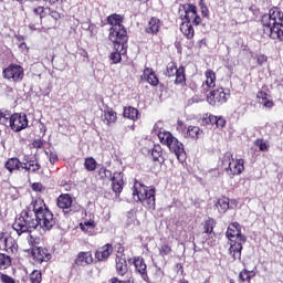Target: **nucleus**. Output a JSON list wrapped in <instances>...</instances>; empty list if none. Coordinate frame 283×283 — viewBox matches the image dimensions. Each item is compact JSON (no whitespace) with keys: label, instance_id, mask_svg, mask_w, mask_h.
<instances>
[{"label":"nucleus","instance_id":"obj_1","mask_svg":"<svg viewBox=\"0 0 283 283\" xmlns=\"http://www.w3.org/2000/svg\"><path fill=\"white\" fill-rule=\"evenodd\" d=\"M54 224H56V219L52 211L48 209L42 199H36L20 213L12 224V229L17 235H23V233H32L39 227L43 231H50Z\"/></svg>","mask_w":283,"mask_h":283},{"label":"nucleus","instance_id":"obj_2","mask_svg":"<svg viewBox=\"0 0 283 283\" xmlns=\"http://www.w3.org/2000/svg\"><path fill=\"white\" fill-rule=\"evenodd\" d=\"M133 198L135 202L147 205L148 209L156 207V189L148 188L140 181H135L133 187Z\"/></svg>","mask_w":283,"mask_h":283},{"label":"nucleus","instance_id":"obj_3","mask_svg":"<svg viewBox=\"0 0 283 283\" xmlns=\"http://www.w3.org/2000/svg\"><path fill=\"white\" fill-rule=\"evenodd\" d=\"M158 138L161 145H166L168 149L175 154L179 163H185L187 155L185 154V145L178 140L170 132L160 130L158 133Z\"/></svg>","mask_w":283,"mask_h":283},{"label":"nucleus","instance_id":"obj_4","mask_svg":"<svg viewBox=\"0 0 283 283\" xmlns=\"http://www.w3.org/2000/svg\"><path fill=\"white\" fill-rule=\"evenodd\" d=\"M223 167H227L226 171L231 178L240 176L244 171V159H233L231 153H226L223 156Z\"/></svg>","mask_w":283,"mask_h":283},{"label":"nucleus","instance_id":"obj_5","mask_svg":"<svg viewBox=\"0 0 283 283\" xmlns=\"http://www.w3.org/2000/svg\"><path fill=\"white\" fill-rule=\"evenodd\" d=\"M108 39L113 45L127 46V42L129 41L127 29L125 27H111Z\"/></svg>","mask_w":283,"mask_h":283},{"label":"nucleus","instance_id":"obj_6","mask_svg":"<svg viewBox=\"0 0 283 283\" xmlns=\"http://www.w3.org/2000/svg\"><path fill=\"white\" fill-rule=\"evenodd\" d=\"M230 91L227 88H217L210 92V95L207 97V102L209 105L216 106V105H224L227 101L229 99Z\"/></svg>","mask_w":283,"mask_h":283},{"label":"nucleus","instance_id":"obj_7","mask_svg":"<svg viewBox=\"0 0 283 283\" xmlns=\"http://www.w3.org/2000/svg\"><path fill=\"white\" fill-rule=\"evenodd\" d=\"M4 78L8 81H13V83H19L23 81L24 71L23 67L19 64H10L2 72Z\"/></svg>","mask_w":283,"mask_h":283},{"label":"nucleus","instance_id":"obj_8","mask_svg":"<svg viewBox=\"0 0 283 283\" xmlns=\"http://www.w3.org/2000/svg\"><path fill=\"white\" fill-rule=\"evenodd\" d=\"M166 76H170V77L176 76V80H175L176 85H185L187 83L185 69L182 66L178 69L174 62L168 63L167 70H166Z\"/></svg>","mask_w":283,"mask_h":283},{"label":"nucleus","instance_id":"obj_9","mask_svg":"<svg viewBox=\"0 0 283 283\" xmlns=\"http://www.w3.org/2000/svg\"><path fill=\"white\" fill-rule=\"evenodd\" d=\"M17 241L6 232H0V250L7 253H17Z\"/></svg>","mask_w":283,"mask_h":283},{"label":"nucleus","instance_id":"obj_10","mask_svg":"<svg viewBox=\"0 0 283 283\" xmlns=\"http://www.w3.org/2000/svg\"><path fill=\"white\" fill-rule=\"evenodd\" d=\"M12 132H23L28 127V115L15 113L11 116L10 126Z\"/></svg>","mask_w":283,"mask_h":283},{"label":"nucleus","instance_id":"obj_11","mask_svg":"<svg viewBox=\"0 0 283 283\" xmlns=\"http://www.w3.org/2000/svg\"><path fill=\"white\" fill-rule=\"evenodd\" d=\"M226 235L228 240H230V242H234L235 240L238 242H247V237L242 234V230L240 229V223L238 222H233L229 224Z\"/></svg>","mask_w":283,"mask_h":283},{"label":"nucleus","instance_id":"obj_12","mask_svg":"<svg viewBox=\"0 0 283 283\" xmlns=\"http://www.w3.org/2000/svg\"><path fill=\"white\" fill-rule=\"evenodd\" d=\"M263 32L265 36H270V39H277L279 41H283V24H263Z\"/></svg>","mask_w":283,"mask_h":283},{"label":"nucleus","instance_id":"obj_13","mask_svg":"<svg viewBox=\"0 0 283 283\" xmlns=\"http://www.w3.org/2000/svg\"><path fill=\"white\" fill-rule=\"evenodd\" d=\"M261 21L263 25H275V23H282L283 13L279 8H272L269 14H264L262 17Z\"/></svg>","mask_w":283,"mask_h":283},{"label":"nucleus","instance_id":"obj_14","mask_svg":"<svg viewBox=\"0 0 283 283\" xmlns=\"http://www.w3.org/2000/svg\"><path fill=\"white\" fill-rule=\"evenodd\" d=\"M179 10L185 12L182 20L188 23H191V21H193L195 17L198 14V9L196 8V4H181Z\"/></svg>","mask_w":283,"mask_h":283},{"label":"nucleus","instance_id":"obj_15","mask_svg":"<svg viewBox=\"0 0 283 283\" xmlns=\"http://www.w3.org/2000/svg\"><path fill=\"white\" fill-rule=\"evenodd\" d=\"M114 48V52L111 53L109 59L112 61V63H114L115 65L120 63V61H123V56H125V54H127V46H120L118 44L113 45Z\"/></svg>","mask_w":283,"mask_h":283},{"label":"nucleus","instance_id":"obj_16","mask_svg":"<svg viewBox=\"0 0 283 283\" xmlns=\"http://www.w3.org/2000/svg\"><path fill=\"white\" fill-rule=\"evenodd\" d=\"M134 266L137 271V273H139V275H142V279L147 282V280H149V276H147V264L145 263V259L140 258V256H136L134 259Z\"/></svg>","mask_w":283,"mask_h":283},{"label":"nucleus","instance_id":"obj_17","mask_svg":"<svg viewBox=\"0 0 283 283\" xmlns=\"http://www.w3.org/2000/svg\"><path fill=\"white\" fill-rule=\"evenodd\" d=\"M33 256L35 262H39V264H42V262H49V260H52V254H50V252L45 248L34 249Z\"/></svg>","mask_w":283,"mask_h":283},{"label":"nucleus","instance_id":"obj_18","mask_svg":"<svg viewBox=\"0 0 283 283\" xmlns=\"http://www.w3.org/2000/svg\"><path fill=\"white\" fill-rule=\"evenodd\" d=\"M117 114L116 112H114L113 108L111 107H106V109L103 111L102 115H101V119L104 123V125H114V123H116L117 120Z\"/></svg>","mask_w":283,"mask_h":283},{"label":"nucleus","instance_id":"obj_19","mask_svg":"<svg viewBox=\"0 0 283 283\" xmlns=\"http://www.w3.org/2000/svg\"><path fill=\"white\" fill-rule=\"evenodd\" d=\"M112 251H114V248L107 243L95 252V258L98 262H103V260H107L112 255Z\"/></svg>","mask_w":283,"mask_h":283},{"label":"nucleus","instance_id":"obj_20","mask_svg":"<svg viewBox=\"0 0 283 283\" xmlns=\"http://www.w3.org/2000/svg\"><path fill=\"white\" fill-rule=\"evenodd\" d=\"M92 262H94L92 252H80L75 259L77 266H87V264H92Z\"/></svg>","mask_w":283,"mask_h":283},{"label":"nucleus","instance_id":"obj_21","mask_svg":"<svg viewBox=\"0 0 283 283\" xmlns=\"http://www.w3.org/2000/svg\"><path fill=\"white\" fill-rule=\"evenodd\" d=\"M142 80L149 83V85H153V87H156V85H158V83H159L158 76H156V73L154 72V70H151L149 67H146L144 70Z\"/></svg>","mask_w":283,"mask_h":283},{"label":"nucleus","instance_id":"obj_22","mask_svg":"<svg viewBox=\"0 0 283 283\" xmlns=\"http://www.w3.org/2000/svg\"><path fill=\"white\" fill-rule=\"evenodd\" d=\"M256 98L260 105H263L265 109H272L274 103H273V99H271V95H268L266 92L260 91L256 94Z\"/></svg>","mask_w":283,"mask_h":283},{"label":"nucleus","instance_id":"obj_23","mask_svg":"<svg viewBox=\"0 0 283 283\" xmlns=\"http://www.w3.org/2000/svg\"><path fill=\"white\" fill-rule=\"evenodd\" d=\"M72 196L70 195H61L59 198H57V207L60 209H63L65 211H72Z\"/></svg>","mask_w":283,"mask_h":283},{"label":"nucleus","instance_id":"obj_24","mask_svg":"<svg viewBox=\"0 0 283 283\" xmlns=\"http://www.w3.org/2000/svg\"><path fill=\"white\" fill-rule=\"evenodd\" d=\"M242 244H244L242 241H235L234 243H231L229 251L233 260H240L242 258Z\"/></svg>","mask_w":283,"mask_h":283},{"label":"nucleus","instance_id":"obj_25","mask_svg":"<svg viewBox=\"0 0 283 283\" xmlns=\"http://www.w3.org/2000/svg\"><path fill=\"white\" fill-rule=\"evenodd\" d=\"M160 30V20L158 18H151L148 25L145 29L147 34H158Z\"/></svg>","mask_w":283,"mask_h":283},{"label":"nucleus","instance_id":"obj_26","mask_svg":"<svg viewBox=\"0 0 283 283\" xmlns=\"http://www.w3.org/2000/svg\"><path fill=\"white\" fill-rule=\"evenodd\" d=\"M116 272L122 277L125 275L129 276V273L127 272V261L123 258H116Z\"/></svg>","mask_w":283,"mask_h":283},{"label":"nucleus","instance_id":"obj_27","mask_svg":"<svg viewBox=\"0 0 283 283\" xmlns=\"http://www.w3.org/2000/svg\"><path fill=\"white\" fill-rule=\"evenodd\" d=\"M108 25H112V28H123V15L113 13L107 17L106 19Z\"/></svg>","mask_w":283,"mask_h":283},{"label":"nucleus","instance_id":"obj_28","mask_svg":"<svg viewBox=\"0 0 283 283\" xmlns=\"http://www.w3.org/2000/svg\"><path fill=\"white\" fill-rule=\"evenodd\" d=\"M4 167L10 172L19 170L21 169V160L17 157H12L6 161Z\"/></svg>","mask_w":283,"mask_h":283},{"label":"nucleus","instance_id":"obj_29","mask_svg":"<svg viewBox=\"0 0 283 283\" xmlns=\"http://www.w3.org/2000/svg\"><path fill=\"white\" fill-rule=\"evenodd\" d=\"M124 118H129V120H138L139 113L136 108L132 106L124 107Z\"/></svg>","mask_w":283,"mask_h":283},{"label":"nucleus","instance_id":"obj_30","mask_svg":"<svg viewBox=\"0 0 283 283\" xmlns=\"http://www.w3.org/2000/svg\"><path fill=\"white\" fill-rule=\"evenodd\" d=\"M181 32L187 39H191L195 34L193 24H191V22H182Z\"/></svg>","mask_w":283,"mask_h":283},{"label":"nucleus","instance_id":"obj_31","mask_svg":"<svg viewBox=\"0 0 283 283\" xmlns=\"http://www.w3.org/2000/svg\"><path fill=\"white\" fill-rule=\"evenodd\" d=\"M117 176H120V172H118V174L115 172L113 175V178L111 179V181H112V185H113V191L115 193H120V191H123V180L116 179Z\"/></svg>","mask_w":283,"mask_h":283},{"label":"nucleus","instance_id":"obj_32","mask_svg":"<svg viewBox=\"0 0 283 283\" xmlns=\"http://www.w3.org/2000/svg\"><path fill=\"white\" fill-rule=\"evenodd\" d=\"M153 159L157 163H165V157H163V148L160 146H155L151 150Z\"/></svg>","mask_w":283,"mask_h":283},{"label":"nucleus","instance_id":"obj_33","mask_svg":"<svg viewBox=\"0 0 283 283\" xmlns=\"http://www.w3.org/2000/svg\"><path fill=\"white\" fill-rule=\"evenodd\" d=\"M205 85H207V87H216V73L211 70L206 72V81H205Z\"/></svg>","mask_w":283,"mask_h":283},{"label":"nucleus","instance_id":"obj_34","mask_svg":"<svg viewBox=\"0 0 283 283\" xmlns=\"http://www.w3.org/2000/svg\"><path fill=\"white\" fill-rule=\"evenodd\" d=\"M202 134V129L198 126H189L187 130V136L189 138H193L195 140H198L199 136Z\"/></svg>","mask_w":283,"mask_h":283},{"label":"nucleus","instance_id":"obj_35","mask_svg":"<svg viewBox=\"0 0 283 283\" xmlns=\"http://www.w3.org/2000/svg\"><path fill=\"white\" fill-rule=\"evenodd\" d=\"M216 207L219 209L220 213H227V210L229 209V198L223 197L219 199Z\"/></svg>","mask_w":283,"mask_h":283},{"label":"nucleus","instance_id":"obj_36","mask_svg":"<svg viewBox=\"0 0 283 283\" xmlns=\"http://www.w3.org/2000/svg\"><path fill=\"white\" fill-rule=\"evenodd\" d=\"M209 120L211 125H216V127L222 129L224 125H227V120L223 117H218V116H210Z\"/></svg>","mask_w":283,"mask_h":283},{"label":"nucleus","instance_id":"obj_37","mask_svg":"<svg viewBox=\"0 0 283 283\" xmlns=\"http://www.w3.org/2000/svg\"><path fill=\"white\" fill-rule=\"evenodd\" d=\"M214 227H216V220H213L212 218H208V220H206V222L203 224L205 233H207L208 235L213 233Z\"/></svg>","mask_w":283,"mask_h":283},{"label":"nucleus","instance_id":"obj_38","mask_svg":"<svg viewBox=\"0 0 283 283\" xmlns=\"http://www.w3.org/2000/svg\"><path fill=\"white\" fill-rule=\"evenodd\" d=\"M12 118V114H10V112L6 111H1L0 112V125H4V126H10V119Z\"/></svg>","mask_w":283,"mask_h":283},{"label":"nucleus","instance_id":"obj_39","mask_svg":"<svg viewBox=\"0 0 283 283\" xmlns=\"http://www.w3.org/2000/svg\"><path fill=\"white\" fill-rule=\"evenodd\" d=\"M84 167L87 171H95L96 170V159L93 157H88L84 161Z\"/></svg>","mask_w":283,"mask_h":283},{"label":"nucleus","instance_id":"obj_40","mask_svg":"<svg viewBox=\"0 0 283 283\" xmlns=\"http://www.w3.org/2000/svg\"><path fill=\"white\" fill-rule=\"evenodd\" d=\"M98 176L102 180H112V178H114L112 171L107 170L105 167L99 168Z\"/></svg>","mask_w":283,"mask_h":283},{"label":"nucleus","instance_id":"obj_41","mask_svg":"<svg viewBox=\"0 0 283 283\" xmlns=\"http://www.w3.org/2000/svg\"><path fill=\"white\" fill-rule=\"evenodd\" d=\"M10 264H12V260L8 255L0 253V269H8Z\"/></svg>","mask_w":283,"mask_h":283},{"label":"nucleus","instance_id":"obj_42","mask_svg":"<svg viewBox=\"0 0 283 283\" xmlns=\"http://www.w3.org/2000/svg\"><path fill=\"white\" fill-rule=\"evenodd\" d=\"M34 14H39L40 19H45L50 14V8L38 7L33 10Z\"/></svg>","mask_w":283,"mask_h":283},{"label":"nucleus","instance_id":"obj_43","mask_svg":"<svg viewBox=\"0 0 283 283\" xmlns=\"http://www.w3.org/2000/svg\"><path fill=\"white\" fill-rule=\"evenodd\" d=\"M239 277L242 282H250L251 277H253V272L249 270H243L240 272Z\"/></svg>","mask_w":283,"mask_h":283},{"label":"nucleus","instance_id":"obj_44","mask_svg":"<svg viewBox=\"0 0 283 283\" xmlns=\"http://www.w3.org/2000/svg\"><path fill=\"white\" fill-rule=\"evenodd\" d=\"M41 280H42L41 271L34 270V271L30 274V281H31V283H41Z\"/></svg>","mask_w":283,"mask_h":283},{"label":"nucleus","instance_id":"obj_45","mask_svg":"<svg viewBox=\"0 0 283 283\" xmlns=\"http://www.w3.org/2000/svg\"><path fill=\"white\" fill-rule=\"evenodd\" d=\"M169 253H171V247L169 244L165 243L159 248V255H161V258L169 255Z\"/></svg>","mask_w":283,"mask_h":283},{"label":"nucleus","instance_id":"obj_46","mask_svg":"<svg viewBox=\"0 0 283 283\" xmlns=\"http://www.w3.org/2000/svg\"><path fill=\"white\" fill-rule=\"evenodd\" d=\"M29 167H30V171L34 174L39 171V169H41V164L38 163L36 160H29Z\"/></svg>","mask_w":283,"mask_h":283},{"label":"nucleus","instance_id":"obj_47","mask_svg":"<svg viewBox=\"0 0 283 283\" xmlns=\"http://www.w3.org/2000/svg\"><path fill=\"white\" fill-rule=\"evenodd\" d=\"M255 146L259 147L260 151H266L269 149V146L262 139H256L255 140Z\"/></svg>","mask_w":283,"mask_h":283},{"label":"nucleus","instance_id":"obj_48","mask_svg":"<svg viewBox=\"0 0 283 283\" xmlns=\"http://www.w3.org/2000/svg\"><path fill=\"white\" fill-rule=\"evenodd\" d=\"M111 283H132V276L126 275L125 280H120L118 277L111 279Z\"/></svg>","mask_w":283,"mask_h":283},{"label":"nucleus","instance_id":"obj_49","mask_svg":"<svg viewBox=\"0 0 283 283\" xmlns=\"http://www.w3.org/2000/svg\"><path fill=\"white\" fill-rule=\"evenodd\" d=\"M199 7L201 9L202 17H209V8H207V4H205V1L199 2Z\"/></svg>","mask_w":283,"mask_h":283},{"label":"nucleus","instance_id":"obj_50","mask_svg":"<svg viewBox=\"0 0 283 283\" xmlns=\"http://www.w3.org/2000/svg\"><path fill=\"white\" fill-rule=\"evenodd\" d=\"M48 17H50L51 19H54V21H59V19H61V13L50 9V13H48Z\"/></svg>","mask_w":283,"mask_h":283},{"label":"nucleus","instance_id":"obj_51","mask_svg":"<svg viewBox=\"0 0 283 283\" xmlns=\"http://www.w3.org/2000/svg\"><path fill=\"white\" fill-rule=\"evenodd\" d=\"M1 282L3 283H15L14 279L8 274H1Z\"/></svg>","mask_w":283,"mask_h":283},{"label":"nucleus","instance_id":"obj_52","mask_svg":"<svg viewBox=\"0 0 283 283\" xmlns=\"http://www.w3.org/2000/svg\"><path fill=\"white\" fill-rule=\"evenodd\" d=\"M20 169H24L25 171H31L30 170V161H20Z\"/></svg>","mask_w":283,"mask_h":283},{"label":"nucleus","instance_id":"obj_53","mask_svg":"<svg viewBox=\"0 0 283 283\" xmlns=\"http://www.w3.org/2000/svg\"><path fill=\"white\" fill-rule=\"evenodd\" d=\"M32 189H33V191H43V185H41L39 182H34L32 185Z\"/></svg>","mask_w":283,"mask_h":283},{"label":"nucleus","instance_id":"obj_54","mask_svg":"<svg viewBox=\"0 0 283 283\" xmlns=\"http://www.w3.org/2000/svg\"><path fill=\"white\" fill-rule=\"evenodd\" d=\"M200 23H202V18H200V15L197 13L192 20V25H200Z\"/></svg>","mask_w":283,"mask_h":283},{"label":"nucleus","instance_id":"obj_55","mask_svg":"<svg viewBox=\"0 0 283 283\" xmlns=\"http://www.w3.org/2000/svg\"><path fill=\"white\" fill-rule=\"evenodd\" d=\"M33 147H35V149H41V147H43V142L41 139H35L33 142Z\"/></svg>","mask_w":283,"mask_h":283},{"label":"nucleus","instance_id":"obj_56","mask_svg":"<svg viewBox=\"0 0 283 283\" xmlns=\"http://www.w3.org/2000/svg\"><path fill=\"white\" fill-rule=\"evenodd\" d=\"M256 63H258L259 65H262L263 63H266V56H264V55H259V56L256 57Z\"/></svg>","mask_w":283,"mask_h":283},{"label":"nucleus","instance_id":"obj_57","mask_svg":"<svg viewBox=\"0 0 283 283\" xmlns=\"http://www.w3.org/2000/svg\"><path fill=\"white\" fill-rule=\"evenodd\" d=\"M56 160H59V156H56V154L51 153L50 154V163L51 165H54V163H56Z\"/></svg>","mask_w":283,"mask_h":283},{"label":"nucleus","instance_id":"obj_58","mask_svg":"<svg viewBox=\"0 0 283 283\" xmlns=\"http://www.w3.org/2000/svg\"><path fill=\"white\" fill-rule=\"evenodd\" d=\"M46 3H49V6H56V3H61V1L63 0H43Z\"/></svg>","mask_w":283,"mask_h":283},{"label":"nucleus","instance_id":"obj_59","mask_svg":"<svg viewBox=\"0 0 283 283\" xmlns=\"http://www.w3.org/2000/svg\"><path fill=\"white\" fill-rule=\"evenodd\" d=\"M84 226L88 227L90 229H94V221H86Z\"/></svg>","mask_w":283,"mask_h":283},{"label":"nucleus","instance_id":"obj_60","mask_svg":"<svg viewBox=\"0 0 283 283\" xmlns=\"http://www.w3.org/2000/svg\"><path fill=\"white\" fill-rule=\"evenodd\" d=\"M20 48H21V50H25V48H28V45H27L24 42H22V43L20 44Z\"/></svg>","mask_w":283,"mask_h":283},{"label":"nucleus","instance_id":"obj_61","mask_svg":"<svg viewBox=\"0 0 283 283\" xmlns=\"http://www.w3.org/2000/svg\"><path fill=\"white\" fill-rule=\"evenodd\" d=\"M86 30H90V32H92L94 30V25L88 24Z\"/></svg>","mask_w":283,"mask_h":283},{"label":"nucleus","instance_id":"obj_62","mask_svg":"<svg viewBox=\"0 0 283 283\" xmlns=\"http://www.w3.org/2000/svg\"><path fill=\"white\" fill-rule=\"evenodd\" d=\"M29 244H32V240H33V238H32V234H29Z\"/></svg>","mask_w":283,"mask_h":283},{"label":"nucleus","instance_id":"obj_63","mask_svg":"<svg viewBox=\"0 0 283 283\" xmlns=\"http://www.w3.org/2000/svg\"><path fill=\"white\" fill-rule=\"evenodd\" d=\"M30 29L31 30H36V28H34V25H30Z\"/></svg>","mask_w":283,"mask_h":283},{"label":"nucleus","instance_id":"obj_64","mask_svg":"<svg viewBox=\"0 0 283 283\" xmlns=\"http://www.w3.org/2000/svg\"><path fill=\"white\" fill-rule=\"evenodd\" d=\"M180 283H189V281H185V280H184V281H180Z\"/></svg>","mask_w":283,"mask_h":283}]
</instances>
